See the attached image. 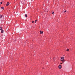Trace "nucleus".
I'll return each mask as SVG.
<instances>
[{
    "instance_id": "1",
    "label": "nucleus",
    "mask_w": 75,
    "mask_h": 75,
    "mask_svg": "<svg viewBox=\"0 0 75 75\" xmlns=\"http://www.w3.org/2000/svg\"><path fill=\"white\" fill-rule=\"evenodd\" d=\"M64 58L63 57H62L61 58V61H62V62H63H63H65V60H64Z\"/></svg>"
},
{
    "instance_id": "2",
    "label": "nucleus",
    "mask_w": 75,
    "mask_h": 75,
    "mask_svg": "<svg viewBox=\"0 0 75 75\" xmlns=\"http://www.w3.org/2000/svg\"><path fill=\"white\" fill-rule=\"evenodd\" d=\"M59 69H61V67H62L61 66V65H59Z\"/></svg>"
},
{
    "instance_id": "3",
    "label": "nucleus",
    "mask_w": 75,
    "mask_h": 75,
    "mask_svg": "<svg viewBox=\"0 0 75 75\" xmlns=\"http://www.w3.org/2000/svg\"><path fill=\"white\" fill-rule=\"evenodd\" d=\"M9 4H10V3H9V2H7L6 6H8V5H9Z\"/></svg>"
},
{
    "instance_id": "4",
    "label": "nucleus",
    "mask_w": 75,
    "mask_h": 75,
    "mask_svg": "<svg viewBox=\"0 0 75 75\" xmlns=\"http://www.w3.org/2000/svg\"><path fill=\"white\" fill-rule=\"evenodd\" d=\"M40 33L41 34H42L43 33V32H42V31H41V30L40 31Z\"/></svg>"
},
{
    "instance_id": "5",
    "label": "nucleus",
    "mask_w": 75,
    "mask_h": 75,
    "mask_svg": "<svg viewBox=\"0 0 75 75\" xmlns=\"http://www.w3.org/2000/svg\"><path fill=\"white\" fill-rule=\"evenodd\" d=\"M1 10H4V7H2L1 8Z\"/></svg>"
},
{
    "instance_id": "6",
    "label": "nucleus",
    "mask_w": 75,
    "mask_h": 75,
    "mask_svg": "<svg viewBox=\"0 0 75 75\" xmlns=\"http://www.w3.org/2000/svg\"><path fill=\"white\" fill-rule=\"evenodd\" d=\"M0 18H2V15H0Z\"/></svg>"
},
{
    "instance_id": "7",
    "label": "nucleus",
    "mask_w": 75,
    "mask_h": 75,
    "mask_svg": "<svg viewBox=\"0 0 75 75\" xmlns=\"http://www.w3.org/2000/svg\"><path fill=\"white\" fill-rule=\"evenodd\" d=\"M2 30V28L1 27V26L0 27V30Z\"/></svg>"
},
{
    "instance_id": "8",
    "label": "nucleus",
    "mask_w": 75,
    "mask_h": 75,
    "mask_svg": "<svg viewBox=\"0 0 75 75\" xmlns=\"http://www.w3.org/2000/svg\"><path fill=\"white\" fill-rule=\"evenodd\" d=\"M3 33V30H2L1 31V33Z\"/></svg>"
},
{
    "instance_id": "9",
    "label": "nucleus",
    "mask_w": 75,
    "mask_h": 75,
    "mask_svg": "<svg viewBox=\"0 0 75 75\" xmlns=\"http://www.w3.org/2000/svg\"><path fill=\"white\" fill-rule=\"evenodd\" d=\"M25 17H27V14H25Z\"/></svg>"
},
{
    "instance_id": "10",
    "label": "nucleus",
    "mask_w": 75,
    "mask_h": 75,
    "mask_svg": "<svg viewBox=\"0 0 75 75\" xmlns=\"http://www.w3.org/2000/svg\"><path fill=\"white\" fill-rule=\"evenodd\" d=\"M69 49H67V51H69Z\"/></svg>"
},
{
    "instance_id": "11",
    "label": "nucleus",
    "mask_w": 75,
    "mask_h": 75,
    "mask_svg": "<svg viewBox=\"0 0 75 75\" xmlns=\"http://www.w3.org/2000/svg\"><path fill=\"white\" fill-rule=\"evenodd\" d=\"M1 4H3V3L2 2H1Z\"/></svg>"
},
{
    "instance_id": "12",
    "label": "nucleus",
    "mask_w": 75,
    "mask_h": 75,
    "mask_svg": "<svg viewBox=\"0 0 75 75\" xmlns=\"http://www.w3.org/2000/svg\"><path fill=\"white\" fill-rule=\"evenodd\" d=\"M67 12V11H64V13H66Z\"/></svg>"
},
{
    "instance_id": "13",
    "label": "nucleus",
    "mask_w": 75,
    "mask_h": 75,
    "mask_svg": "<svg viewBox=\"0 0 75 75\" xmlns=\"http://www.w3.org/2000/svg\"><path fill=\"white\" fill-rule=\"evenodd\" d=\"M34 21H33L32 22V23H34Z\"/></svg>"
},
{
    "instance_id": "14",
    "label": "nucleus",
    "mask_w": 75,
    "mask_h": 75,
    "mask_svg": "<svg viewBox=\"0 0 75 75\" xmlns=\"http://www.w3.org/2000/svg\"><path fill=\"white\" fill-rule=\"evenodd\" d=\"M36 22H37V21H35V23H36Z\"/></svg>"
},
{
    "instance_id": "15",
    "label": "nucleus",
    "mask_w": 75,
    "mask_h": 75,
    "mask_svg": "<svg viewBox=\"0 0 75 75\" xmlns=\"http://www.w3.org/2000/svg\"><path fill=\"white\" fill-rule=\"evenodd\" d=\"M52 14H54V12H52Z\"/></svg>"
},
{
    "instance_id": "16",
    "label": "nucleus",
    "mask_w": 75,
    "mask_h": 75,
    "mask_svg": "<svg viewBox=\"0 0 75 75\" xmlns=\"http://www.w3.org/2000/svg\"><path fill=\"white\" fill-rule=\"evenodd\" d=\"M35 21H37V20H35Z\"/></svg>"
},
{
    "instance_id": "17",
    "label": "nucleus",
    "mask_w": 75,
    "mask_h": 75,
    "mask_svg": "<svg viewBox=\"0 0 75 75\" xmlns=\"http://www.w3.org/2000/svg\"><path fill=\"white\" fill-rule=\"evenodd\" d=\"M55 59L54 58H53V59Z\"/></svg>"
},
{
    "instance_id": "18",
    "label": "nucleus",
    "mask_w": 75,
    "mask_h": 75,
    "mask_svg": "<svg viewBox=\"0 0 75 75\" xmlns=\"http://www.w3.org/2000/svg\"><path fill=\"white\" fill-rule=\"evenodd\" d=\"M62 64V63H61V64Z\"/></svg>"
}]
</instances>
